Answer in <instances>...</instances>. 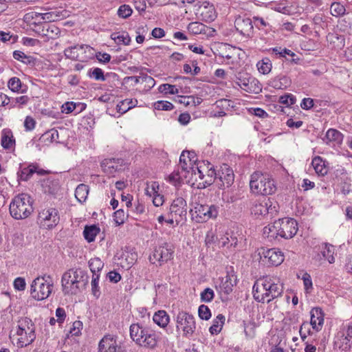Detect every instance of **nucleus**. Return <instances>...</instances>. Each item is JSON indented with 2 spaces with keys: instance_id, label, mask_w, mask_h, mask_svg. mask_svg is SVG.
I'll list each match as a JSON object with an SVG mask.
<instances>
[{
  "instance_id": "nucleus-1",
  "label": "nucleus",
  "mask_w": 352,
  "mask_h": 352,
  "mask_svg": "<svg viewBox=\"0 0 352 352\" xmlns=\"http://www.w3.org/2000/svg\"><path fill=\"white\" fill-rule=\"evenodd\" d=\"M298 230V223L294 219L285 217L264 227L263 234L270 240L277 238L278 236L289 239L296 234Z\"/></svg>"
},
{
  "instance_id": "nucleus-2",
  "label": "nucleus",
  "mask_w": 352,
  "mask_h": 352,
  "mask_svg": "<svg viewBox=\"0 0 352 352\" xmlns=\"http://www.w3.org/2000/svg\"><path fill=\"white\" fill-rule=\"evenodd\" d=\"M61 282L65 294H76L88 284L89 276L80 268L71 269L63 274Z\"/></svg>"
},
{
  "instance_id": "nucleus-3",
  "label": "nucleus",
  "mask_w": 352,
  "mask_h": 352,
  "mask_svg": "<svg viewBox=\"0 0 352 352\" xmlns=\"http://www.w3.org/2000/svg\"><path fill=\"white\" fill-rule=\"evenodd\" d=\"M32 204V199L29 195L26 193L19 194L15 196L10 204V214L16 220L25 219L34 210Z\"/></svg>"
},
{
  "instance_id": "nucleus-4",
  "label": "nucleus",
  "mask_w": 352,
  "mask_h": 352,
  "mask_svg": "<svg viewBox=\"0 0 352 352\" xmlns=\"http://www.w3.org/2000/svg\"><path fill=\"white\" fill-rule=\"evenodd\" d=\"M250 187L253 193L262 195H272L276 190L274 179L269 175L258 171L251 175Z\"/></svg>"
},
{
  "instance_id": "nucleus-5",
  "label": "nucleus",
  "mask_w": 352,
  "mask_h": 352,
  "mask_svg": "<svg viewBox=\"0 0 352 352\" xmlns=\"http://www.w3.org/2000/svg\"><path fill=\"white\" fill-rule=\"evenodd\" d=\"M131 338L140 346L153 348L157 340L155 333L143 328L139 323H133L129 328Z\"/></svg>"
},
{
  "instance_id": "nucleus-6",
  "label": "nucleus",
  "mask_w": 352,
  "mask_h": 352,
  "mask_svg": "<svg viewBox=\"0 0 352 352\" xmlns=\"http://www.w3.org/2000/svg\"><path fill=\"white\" fill-rule=\"evenodd\" d=\"M53 281L49 275L38 276L32 283L30 294L37 300H43L49 297L52 293Z\"/></svg>"
},
{
  "instance_id": "nucleus-7",
  "label": "nucleus",
  "mask_w": 352,
  "mask_h": 352,
  "mask_svg": "<svg viewBox=\"0 0 352 352\" xmlns=\"http://www.w3.org/2000/svg\"><path fill=\"white\" fill-rule=\"evenodd\" d=\"M192 217L198 223L206 222L210 219H214L219 215V207L212 204H195L190 209Z\"/></svg>"
},
{
  "instance_id": "nucleus-8",
  "label": "nucleus",
  "mask_w": 352,
  "mask_h": 352,
  "mask_svg": "<svg viewBox=\"0 0 352 352\" xmlns=\"http://www.w3.org/2000/svg\"><path fill=\"white\" fill-rule=\"evenodd\" d=\"M176 324L177 330H182L183 336L186 338L191 337L196 329L194 316L184 311H179L177 315Z\"/></svg>"
},
{
  "instance_id": "nucleus-9",
  "label": "nucleus",
  "mask_w": 352,
  "mask_h": 352,
  "mask_svg": "<svg viewBox=\"0 0 352 352\" xmlns=\"http://www.w3.org/2000/svg\"><path fill=\"white\" fill-rule=\"evenodd\" d=\"M277 204L270 198L264 197L262 199L256 200L252 203L250 211L252 214L256 217H264L266 214L273 215L277 212Z\"/></svg>"
},
{
  "instance_id": "nucleus-10",
  "label": "nucleus",
  "mask_w": 352,
  "mask_h": 352,
  "mask_svg": "<svg viewBox=\"0 0 352 352\" xmlns=\"http://www.w3.org/2000/svg\"><path fill=\"white\" fill-rule=\"evenodd\" d=\"M335 344L342 351L350 349L352 345V323L342 324Z\"/></svg>"
},
{
  "instance_id": "nucleus-11",
  "label": "nucleus",
  "mask_w": 352,
  "mask_h": 352,
  "mask_svg": "<svg viewBox=\"0 0 352 352\" xmlns=\"http://www.w3.org/2000/svg\"><path fill=\"white\" fill-rule=\"evenodd\" d=\"M236 84L244 91L248 93H259L262 88L259 81L254 77H242L241 76L236 78Z\"/></svg>"
},
{
  "instance_id": "nucleus-12",
  "label": "nucleus",
  "mask_w": 352,
  "mask_h": 352,
  "mask_svg": "<svg viewBox=\"0 0 352 352\" xmlns=\"http://www.w3.org/2000/svg\"><path fill=\"white\" fill-rule=\"evenodd\" d=\"M38 219L48 228L56 226L59 221L58 212L55 208L44 209L38 213Z\"/></svg>"
},
{
  "instance_id": "nucleus-13",
  "label": "nucleus",
  "mask_w": 352,
  "mask_h": 352,
  "mask_svg": "<svg viewBox=\"0 0 352 352\" xmlns=\"http://www.w3.org/2000/svg\"><path fill=\"white\" fill-rule=\"evenodd\" d=\"M186 201L182 197H178L173 200L170 206V212L176 221H181L186 215Z\"/></svg>"
},
{
  "instance_id": "nucleus-14",
  "label": "nucleus",
  "mask_w": 352,
  "mask_h": 352,
  "mask_svg": "<svg viewBox=\"0 0 352 352\" xmlns=\"http://www.w3.org/2000/svg\"><path fill=\"white\" fill-rule=\"evenodd\" d=\"M217 179L221 183L219 184V188H225L230 187L234 182V175L233 170L227 164H223L217 173Z\"/></svg>"
},
{
  "instance_id": "nucleus-15",
  "label": "nucleus",
  "mask_w": 352,
  "mask_h": 352,
  "mask_svg": "<svg viewBox=\"0 0 352 352\" xmlns=\"http://www.w3.org/2000/svg\"><path fill=\"white\" fill-rule=\"evenodd\" d=\"M230 270L227 271V274L221 280L219 285L220 292H223L225 294H230L232 290L233 287L236 285L237 279L233 268L230 267Z\"/></svg>"
},
{
  "instance_id": "nucleus-16",
  "label": "nucleus",
  "mask_w": 352,
  "mask_h": 352,
  "mask_svg": "<svg viewBox=\"0 0 352 352\" xmlns=\"http://www.w3.org/2000/svg\"><path fill=\"white\" fill-rule=\"evenodd\" d=\"M267 289L266 277L257 280L252 287L254 300L263 303L267 302Z\"/></svg>"
},
{
  "instance_id": "nucleus-17",
  "label": "nucleus",
  "mask_w": 352,
  "mask_h": 352,
  "mask_svg": "<svg viewBox=\"0 0 352 352\" xmlns=\"http://www.w3.org/2000/svg\"><path fill=\"white\" fill-rule=\"evenodd\" d=\"M267 280V302L280 296L283 292V285L279 282L276 283L272 278L266 277Z\"/></svg>"
},
{
  "instance_id": "nucleus-18",
  "label": "nucleus",
  "mask_w": 352,
  "mask_h": 352,
  "mask_svg": "<svg viewBox=\"0 0 352 352\" xmlns=\"http://www.w3.org/2000/svg\"><path fill=\"white\" fill-rule=\"evenodd\" d=\"M234 26L236 30L243 36L249 37L253 33L252 22L249 18L237 17L234 21Z\"/></svg>"
},
{
  "instance_id": "nucleus-19",
  "label": "nucleus",
  "mask_w": 352,
  "mask_h": 352,
  "mask_svg": "<svg viewBox=\"0 0 352 352\" xmlns=\"http://www.w3.org/2000/svg\"><path fill=\"white\" fill-rule=\"evenodd\" d=\"M262 255L265 259H267L268 264L271 265H280L284 261L283 253L278 249L272 248L267 250H264L262 252Z\"/></svg>"
},
{
  "instance_id": "nucleus-20",
  "label": "nucleus",
  "mask_w": 352,
  "mask_h": 352,
  "mask_svg": "<svg viewBox=\"0 0 352 352\" xmlns=\"http://www.w3.org/2000/svg\"><path fill=\"white\" fill-rule=\"evenodd\" d=\"M173 250L167 243H164L162 245L156 248L153 252V258L159 262H166L172 258Z\"/></svg>"
},
{
  "instance_id": "nucleus-21",
  "label": "nucleus",
  "mask_w": 352,
  "mask_h": 352,
  "mask_svg": "<svg viewBox=\"0 0 352 352\" xmlns=\"http://www.w3.org/2000/svg\"><path fill=\"white\" fill-rule=\"evenodd\" d=\"M199 14L201 19L208 23L214 21L217 16L214 6L206 1L199 7Z\"/></svg>"
},
{
  "instance_id": "nucleus-22",
  "label": "nucleus",
  "mask_w": 352,
  "mask_h": 352,
  "mask_svg": "<svg viewBox=\"0 0 352 352\" xmlns=\"http://www.w3.org/2000/svg\"><path fill=\"white\" fill-rule=\"evenodd\" d=\"M116 340L111 336H105L99 342V352H120Z\"/></svg>"
},
{
  "instance_id": "nucleus-23",
  "label": "nucleus",
  "mask_w": 352,
  "mask_h": 352,
  "mask_svg": "<svg viewBox=\"0 0 352 352\" xmlns=\"http://www.w3.org/2000/svg\"><path fill=\"white\" fill-rule=\"evenodd\" d=\"M310 314V324L314 329L317 331H320L324 322V314L322 310L319 307H315L311 310Z\"/></svg>"
},
{
  "instance_id": "nucleus-24",
  "label": "nucleus",
  "mask_w": 352,
  "mask_h": 352,
  "mask_svg": "<svg viewBox=\"0 0 352 352\" xmlns=\"http://www.w3.org/2000/svg\"><path fill=\"white\" fill-rule=\"evenodd\" d=\"M159 184L153 182L151 187H147L146 189V195L150 197L153 196V203L155 206H160L163 204L164 199V196L158 193Z\"/></svg>"
},
{
  "instance_id": "nucleus-25",
  "label": "nucleus",
  "mask_w": 352,
  "mask_h": 352,
  "mask_svg": "<svg viewBox=\"0 0 352 352\" xmlns=\"http://www.w3.org/2000/svg\"><path fill=\"white\" fill-rule=\"evenodd\" d=\"M60 32L58 27L53 24L44 22L42 24L41 31H38V34L45 36L48 39H54L58 36Z\"/></svg>"
},
{
  "instance_id": "nucleus-26",
  "label": "nucleus",
  "mask_w": 352,
  "mask_h": 352,
  "mask_svg": "<svg viewBox=\"0 0 352 352\" xmlns=\"http://www.w3.org/2000/svg\"><path fill=\"white\" fill-rule=\"evenodd\" d=\"M121 159H105L101 162V167L104 173L113 174L118 170V166H121Z\"/></svg>"
},
{
  "instance_id": "nucleus-27",
  "label": "nucleus",
  "mask_w": 352,
  "mask_h": 352,
  "mask_svg": "<svg viewBox=\"0 0 352 352\" xmlns=\"http://www.w3.org/2000/svg\"><path fill=\"white\" fill-rule=\"evenodd\" d=\"M69 16L66 10H55L51 12L43 13V20L44 22H52L65 19Z\"/></svg>"
},
{
  "instance_id": "nucleus-28",
  "label": "nucleus",
  "mask_w": 352,
  "mask_h": 352,
  "mask_svg": "<svg viewBox=\"0 0 352 352\" xmlns=\"http://www.w3.org/2000/svg\"><path fill=\"white\" fill-rule=\"evenodd\" d=\"M238 239L234 233L226 232L219 239V245L221 247H227L228 248H236Z\"/></svg>"
},
{
  "instance_id": "nucleus-29",
  "label": "nucleus",
  "mask_w": 352,
  "mask_h": 352,
  "mask_svg": "<svg viewBox=\"0 0 352 352\" xmlns=\"http://www.w3.org/2000/svg\"><path fill=\"white\" fill-rule=\"evenodd\" d=\"M28 332H25L24 336L18 338L17 344L19 347H24L31 344L36 338L34 327H28Z\"/></svg>"
},
{
  "instance_id": "nucleus-30",
  "label": "nucleus",
  "mask_w": 352,
  "mask_h": 352,
  "mask_svg": "<svg viewBox=\"0 0 352 352\" xmlns=\"http://www.w3.org/2000/svg\"><path fill=\"white\" fill-rule=\"evenodd\" d=\"M13 57L14 59L30 66H34L36 63V58L32 56H28L24 52L19 50H15L13 52Z\"/></svg>"
},
{
  "instance_id": "nucleus-31",
  "label": "nucleus",
  "mask_w": 352,
  "mask_h": 352,
  "mask_svg": "<svg viewBox=\"0 0 352 352\" xmlns=\"http://www.w3.org/2000/svg\"><path fill=\"white\" fill-rule=\"evenodd\" d=\"M169 316L164 310H160L155 313L153 320L159 327L165 328L169 322Z\"/></svg>"
},
{
  "instance_id": "nucleus-32",
  "label": "nucleus",
  "mask_w": 352,
  "mask_h": 352,
  "mask_svg": "<svg viewBox=\"0 0 352 352\" xmlns=\"http://www.w3.org/2000/svg\"><path fill=\"white\" fill-rule=\"evenodd\" d=\"M138 104V100L136 99L133 100L131 98H126L120 101L116 107L118 112L123 114L127 112L129 110L135 107Z\"/></svg>"
},
{
  "instance_id": "nucleus-33",
  "label": "nucleus",
  "mask_w": 352,
  "mask_h": 352,
  "mask_svg": "<svg viewBox=\"0 0 352 352\" xmlns=\"http://www.w3.org/2000/svg\"><path fill=\"white\" fill-rule=\"evenodd\" d=\"M343 139L342 134L338 130L334 129H329L325 135L324 138L323 139L324 141L327 144H328L330 142H335L338 144L341 143Z\"/></svg>"
},
{
  "instance_id": "nucleus-34",
  "label": "nucleus",
  "mask_w": 352,
  "mask_h": 352,
  "mask_svg": "<svg viewBox=\"0 0 352 352\" xmlns=\"http://www.w3.org/2000/svg\"><path fill=\"white\" fill-rule=\"evenodd\" d=\"M1 144L5 149H10L14 146L15 140L11 131H4L3 132Z\"/></svg>"
},
{
  "instance_id": "nucleus-35",
  "label": "nucleus",
  "mask_w": 352,
  "mask_h": 352,
  "mask_svg": "<svg viewBox=\"0 0 352 352\" xmlns=\"http://www.w3.org/2000/svg\"><path fill=\"white\" fill-rule=\"evenodd\" d=\"M311 164L316 173L320 175H324L327 173V168L325 166L324 161L322 157L317 156L312 160Z\"/></svg>"
},
{
  "instance_id": "nucleus-36",
  "label": "nucleus",
  "mask_w": 352,
  "mask_h": 352,
  "mask_svg": "<svg viewBox=\"0 0 352 352\" xmlns=\"http://www.w3.org/2000/svg\"><path fill=\"white\" fill-rule=\"evenodd\" d=\"M195 165L192 164V165H190V163L188 162H182V164H179V168L181 170H178L177 173L176 174L177 176H178V179H182L184 177H187V174H188L190 172H191V174H196V172L195 170Z\"/></svg>"
},
{
  "instance_id": "nucleus-37",
  "label": "nucleus",
  "mask_w": 352,
  "mask_h": 352,
  "mask_svg": "<svg viewBox=\"0 0 352 352\" xmlns=\"http://www.w3.org/2000/svg\"><path fill=\"white\" fill-rule=\"evenodd\" d=\"M89 190V186L84 184H80L76 187L75 197L80 203H83L86 201Z\"/></svg>"
},
{
  "instance_id": "nucleus-38",
  "label": "nucleus",
  "mask_w": 352,
  "mask_h": 352,
  "mask_svg": "<svg viewBox=\"0 0 352 352\" xmlns=\"http://www.w3.org/2000/svg\"><path fill=\"white\" fill-rule=\"evenodd\" d=\"M99 232L100 228L97 226H87L85 227L83 231L84 237L88 242H92L95 240V238Z\"/></svg>"
},
{
  "instance_id": "nucleus-39",
  "label": "nucleus",
  "mask_w": 352,
  "mask_h": 352,
  "mask_svg": "<svg viewBox=\"0 0 352 352\" xmlns=\"http://www.w3.org/2000/svg\"><path fill=\"white\" fill-rule=\"evenodd\" d=\"M225 316L223 314H219L215 319L213 320L212 325L210 327L209 331L212 335L218 334L224 324Z\"/></svg>"
},
{
  "instance_id": "nucleus-40",
  "label": "nucleus",
  "mask_w": 352,
  "mask_h": 352,
  "mask_svg": "<svg viewBox=\"0 0 352 352\" xmlns=\"http://www.w3.org/2000/svg\"><path fill=\"white\" fill-rule=\"evenodd\" d=\"M37 166L35 164H30L28 167L21 169L18 172V177L23 181H28L32 175L36 172Z\"/></svg>"
},
{
  "instance_id": "nucleus-41",
  "label": "nucleus",
  "mask_w": 352,
  "mask_h": 352,
  "mask_svg": "<svg viewBox=\"0 0 352 352\" xmlns=\"http://www.w3.org/2000/svg\"><path fill=\"white\" fill-rule=\"evenodd\" d=\"M208 28L206 25L197 21L191 22L188 25V30L193 34H205Z\"/></svg>"
},
{
  "instance_id": "nucleus-42",
  "label": "nucleus",
  "mask_w": 352,
  "mask_h": 352,
  "mask_svg": "<svg viewBox=\"0 0 352 352\" xmlns=\"http://www.w3.org/2000/svg\"><path fill=\"white\" fill-rule=\"evenodd\" d=\"M85 47L90 48L89 45H74L69 47L66 48L64 50L65 56L72 60H76L78 57V53L77 52V50H83Z\"/></svg>"
},
{
  "instance_id": "nucleus-43",
  "label": "nucleus",
  "mask_w": 352,
  "mask_h": 352,
  "mask_svg": "<svg viewBox=\"0 0 352 352\" xmlns=\"http://www.w3.org/2000/svg\"><path fill=\"white\" fill-rule=\"evenodd\" d=\"M290 82L291 81L288 77L285 76H278L272 80V86L275 89H284L289 85Z\"/></svg>"
},
{
  "instance_id": "nucleus-44",
  "label": "nucleus",
  "mask_w": 352,
  "mask_h": 352,
  "mask_svg": "<svg viewBox=\"0 0 352 352\" xmlns=\"http://www.w3.org/2000/svg\"><path fill=\"white\" fill-rule=\"evenodd\" d=\"M256 66L258 72L263 74H269L272 67V62L268 58H264L258 61Z\"/></svg>"
},
{
  "instance_id": "nucleus-45",
  "label": "nucleus",
  "mask_w": 352,
  "mask_h": 352,
  "mask_svg": "<svg viewBox=\"0 0 352 352\" xmlns=\"http://www.w3.org/2000/svg\"><path fill=\"white\" fill-rule=\"evenodd\" d=\"M89 266L92 275H94L95 274H99L100 271L103 268L104 263L99 258H93L89 260Z\"/></svg>"
},
{
  "instance_id": "nucleus-46",
  "label": "nucleus",
  "mask_w": 352,
  "mask_h": 352,
  "mask_svg": "<svg viewBox=\"0 0 352 352\" xmlns=\"http://www.w3.org/2000/svg\"><path fill=\"white\" fill-rule=\"evenodd\" d=\"M335 248L334 247L328 243L324 244V248L322 251V254L324 258H325L329 263H335V258L333 256Z\"/></svg>"
},
{
  "instance_id": "nucleus-47",
  "label": "nucleus",
  "mask_w": 352,
  "mask_h": 352,
  "mask_svg": "<svg viewBox=\"0 0 352 352\" xmlns=\"http://www.w3.org/2000/svg\"><path fill=\"white\" fill-rule=\"evenodd\" d=\"M58 139V132L57 130L52 129L45 132L42 135L40 140L47 143H52L53 142H57Z\"/></svg>"
},
{
  "instance_id": "nucleus-48",
  "label": "nucleus",
  "mask_w": 352,
  "mask_h": 352,
  "mask_svg": "<svg viewBox=\"0 0 352 352\" xmlns=\"http://www.w3.org/2000/svg\"><path fill=\"white\" fill-rule=\"evenodd\" d=\"M100 279V274H95L92 275V279L91 282V294L94 297L98 298L101 294L98 282Z\"/></svg>"
},
{
  "instance_id": "nucleus-49",
  "label": "nucleus",
  "mask_w": 352,
  "mask_h": 352,
  "mask_svg": "<svg viewBox=\"0 0 352 352\" xmlns=\"http://www.w3.org/2000/svg\"><path fill=\"white\" fill-rule=\"evenodd\" d=\"M346 9L343 5L339 2H333L331 5V13L334 16H340L345 14Z\"/></svg>"
},
{
  "instance_id": "nucleus-50",
  "label": "nucleus",
  "mask_w": 352,
  "mask_h": 352,
  "mask_svg": "<svg viewBox=\"0 0 352 352\" xmlns=\"http://www.w3.org/2000/svg\"><path fill=\"white\" fill-rule=\"evenodd\" d=\"M42 16H43V13L32 12L25 15V21H30V20H34L32 23L36 25L37 23H41L42 22H44Z\"/></svg>"
},
{
  "instance_id": "nucleus-51",
  "label": "nucleus",
  "mask_w": 352,
  "mask_h": 352,
  "mask_svg": "<svg viewBox=\"0 0 352 352\" xmlns=\"http://www.w3.org/2000/svg\"><path fill=\"white\" fill-rule=\"evenodd\" d=\"M158 91L160 93L164 94H177L179 93V90L175 85H170V84H162L161 85L159 88Z\"/></svg>"
},
{
  "instance_id": "nucleus-52",
  "label": "nucleus",
  "mask_w": 352,
  "mask_h": 352,
  "mask_svg": "<svg viewBox=\"0 0 352 352\" xmlns=\"http://www.w3.org/2000/svg\"><path fill=\"white\" fill-rule=\"evenodd\" d=\"M117 13L120 18L126 19L132 14L133 10L129 5L124 4L119 7Z\"/></svg>"
},
{
  "instance_id": "nucleus-53",
  "label": "nucleus",
  "mask_w": 352,
  "mask_h": 352,
  "mask_svg": "<svg viewBox=\"0 0 352 352\" xmlns=\"http://www.w3.org/2000/svg\"><path fill=\"white\" fill-rule=\"evenodd\" d=\"M154 108L157 110L170 111L174 109V106L168 101L159 100L154 103Z\"/></svg>"
},
{
  "instance_id": "nucleus-54",
  "label": "nucleus",
  "mask_w": 352,
  "mask_h": 352,
  "mask_svg": "<svg viewBox=\"0 0 352 352\" xmlns=\"http://www.w3.org/2000/svg\"><path fill=\"white\" fill-rule=\"evenodd\" d=\"M214 296V291L209 287L206 288L201 293V295H200L201 300L202 302H211L213 300Z\"/></svg>"
},
{
  "instance_id": "nucleus-55",
  "label": "nucleus",
  "mask_w": 352,
  "mask_h": 352,
  "mask_svg": "<svg viewBox=\"0 0 352 352\" xmlns=\"http://www.w3.org/2000/svg\"><path fill=\"white\" fill-rule=\"evenodd\" d=\"M198 315L201 319L208 320L211 317V312L208 306L201 305L199 307Z\"/></svg>"
},
{
  "instance_id": "nucleus-56",
  "label": "nucleus",
  "mask_w": 352,
  "mask_h": 352,
  "mask_svg": "<svg viewBox=\"0 0 352 352\" xmlns=\"http://www.w3.org/2000/svg\"><path fill=\"white\" fill-rule=\"evenodd\" d=\"M18 38L17 35L11 34L10 32L0 31V41L3 43L10 41L11 43H14L17 41Z\"/></svg>"
},
{
  "instance_id": "nucleus-57",
  "label": "nucleus",
  "mask_w": 352,
  "mask_h": 352,
  "mask_svg": "<svg viewBox=\"0 0 352 352\" xmlns=\"http://www.w3.org/2000/svg\"><path fill=\"white\" fill-rule=\"evenodd\" d=\"M206 165H207L206 172H207L208 177H209V179L206 180L205 182L206 184H208V185H210V184H212V182L214 180L217 179V173H216L215 170L213 168V166H210V164L208 162H207Z\"/></svg>"
},
{
  "instance_id": "nucleus-58",
  "label": "nucleus",
  "mask_w": 352,
  "mask_h": 352,
  "mask_svg": "<svg viewBox=\"0 0 352 352\" xmlns=\"http://www.w3.org/2000/svg\"><path fill=\"white\" fill-rule=\"evenodd\" d=\"M255 322H244V332L248 338H252L255 335Z\"/></svg>"
},
{
  "instance_id": "nucleus-59",
  "label": "nucleus",
  "mask_w": 352,
  "mask_h": 352,
  "mask_svg": "<svg viewBox=\"0 0 352 352\" xmlns=\"http://www.w3.org/2000/svg\"><path fill=\"white\" fill-rule=\"evenodd\" d=\"M89 76L96 80L104 81L106 78L102 69L96 67L92 72H89Z\"/></svg>"
},
{
  "instance_id": "nucleus-60",
  "label": "nucleus",
  "mask_w": 352,
  "mask_h": 352,
  "mask_svg": "<svg viewBox=\"0 0 352 352\" xmlns=\"http://www.w3.org/2000/svg\"><path fill=\"white\" fill-rule=\"evenodd\" d=\"M114 221L116 225H121L126 219L125 212L122 209H119L113 213Z\"/></svg>"
},
{
  "instance_id": "nucleus-61",
  "label": "nucleus",
  "mask_w": 352,
  "mask_h": 352,
  "mask_svg": "<svg viewBox=\"0 0 352 352\" xmlns=\"http://www.w3.org/2000/svg\"><path fill=\"white\" fill-rule=\"evenodd\" d=\"M310 325V323L308 322H304L300 326L299 333L303 341L307 338V335L311 334Z\"/></svg>"
},
{
  "instance_id": "nucleus-62",
  "label": "nucleus",
  "mask_w": 352,
  "mask_h": 352,
  "mask_svg": "<svg viewBox=\"0 0 352 352\" xmlns=\"http://www.w3.org/2000/svg\"><path fill=\"white\" fill-rule=\"evenodd\" d=\"M141 82L145 83V88L148 90L153 88L155 85V80L150 76L147 74H142L141 76Z\"/></svg>"
},
{
  "instance_id": "nucleus-63",
  "label": "nucleus",
  "mask_w": 352,
  "mask_h": 352,
  "mask_svg": "<svg viewBox=\"0 0 352 352\" xmlns=\"http://www.w3.org/2000/svg\"><path fill=\"white\" fill-rule=\"evenodd\" d=\"M21 87V82L19 78L14 77L8 81V87L12 91H19Z\"/></svg>"
},
{
  "instance_id": "nucleus-64",
  "label": "nucleus",
  "mask_w": 352,
  "mask_h": 352,
  "mask_svg": "<svg viewBox=\"0 0 352 352\" xmlns=\"http://www.w3.org/2000/svg\"><path fill=\"white\" fill-rule=\"evenodd\" d=\"M82 329V322L80 320H76L73 322L72 327L71 328L69 333L72 336H78L80 334V331Z\"/></svg>"
}]
</instances>
